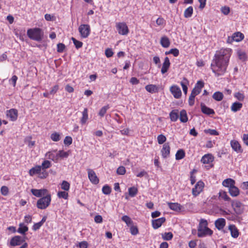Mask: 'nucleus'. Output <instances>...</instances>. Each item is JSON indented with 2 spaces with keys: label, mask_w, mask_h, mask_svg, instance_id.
I'll return each mask as SVG.
<instances>
[{
  "label": "nucleus",
  "mask_w": 248,
  "mask_h": 248,
  "mask_svg": "<svg viewBox=\"0 0 248 248\" xmlns=\"http://www.w3.org/2000/svg\"><path fill=\"white\" fill-rule=\"evenodd\" d=\"M232 52L230 48H221L216 51L211 64L212 72L216 76L223 75L226 73Z\"/></svg>",
  "instance_id": "obj_1"
},
{
  "label": "nucleus",
  "mask_w": 248,
  "mask_h": 248,
  "mask_svg": "<svg viewBox=\"0 0 248 248\" xmlns=\"http://www.w3.org/2000/svg\"><path fill=\"white\" fill-rule=\"evenodd\" d=\"M207 221L205 219H201L198 227V236L204 237L206 236H211L213 232L208 227Z\"/></svg>",
  "instance_id": "obj_2"
},
{
  "label": "nucleus",
  "mask_w": 248,
  "mask_h": 248,
  "mask_svg": "<svg viewBox=\"0 0 248 248\" xmlns=\"http://www.w3.org/2000/svg\"><path fill=\"white\" fill-rule=\"evenodd\" d=\"M27 34L31 39L39 42L43 38L44 32L40 28H35L28 29Z\"/></svg>",
  "instance_id": "obj_3"
},
{
  "label": "nucleus",
  "mask_w": 248,
  "mask_h": 248,
  "mask_svg": "<svg viewBox=\"0 0 248 248\" xmlns=\"http://www.w3.org/2000/svg\"><path fill=\"white\" fill-rule=\"evenodd\" d=\"M51 201L50 194L46 195V196L40 198L37 201L36 206L40 209H45L50 205Z\"/></svg>",
  "instance_id": "obj_4"
},
{
  "label": "nucleus",
  "mask_w": 248,
  "mask_h": 248,
  "mask_svg": "<svg viewBox=\"0 0 248 248\" xmlns=\"http://www.w3.org/2000/svg\"><path fill=\"white\" fill-rule=\"evenodd\" d=\"M78 31L82 38H87L91 31L90 27L88 24H81L78 28Z\"/></svg>",
  "instance_id": "obj_5"
},
{
  "label": "nucleus",
  "mask_w": 248,
  "mask_h": 248,
  "mask_svg": "<svg viewBox=\"0 0 248 248\" xmlns=\"http://www.w3.org/2000/svg\"><path fill=\"white\" fill-rule=\"evenodd\" d=\"M116 27L119 34L121 35H125L129 32L128 28L124 22H119L117 23Z\"/></svg>",
  "instance_id": "obj_6"
},
{
  "label": "nucleus",
  "mask_w": 248,
  "mask_h": 248,
  "mask_svg": "<svg viewBox=\"0 0 248 248\" xmlns=\"http://www.w3.org/2000/svg\"><path fill=\"white\" fill-rule=\"evenodd\" d=\"M204 186V184L203 182L202 181H198L192 189L193 195L195 197L199 195L202 191Z\"/></svg>",
  "instance_id": "obj_7"
},
{
  "label": "nucleus",
  "mask_w": 248,
  "mask_h": 248,
  "mask_svg": "<svg viewBox=\"0 0 248 248\" xmlns=\"http://www.w3.org/2000/svg\"><path fill=\"white\" fill-rule=\"evenodd\" d=\"M232 206L236 215H241L243 212L242 203L239 201H232Z\"/></svg>",
  "instance_id": "obj_8"
},
{
  "label": "nucleus",
  "mask_w": 248,
  "mask_h": 248,
  "mask_svg": "<svg viewBox=\"0 0 248 248\" xmlns=\"http://www.w3.org/2000/svg\"><path fill=\"white\" fill-rule=\"evenodd\" d=\"M58 152L57 150H53L47 152L46 155V157L48 159L52 160L55 163H57L59 161V155Z\"/></svg>",
  "instance_id": "obj_9"
},
{
  "label": "nucleus",
  "mask_w": 248,
  "mask_h": 248,
  "mask_svg": "<svg viewBox=\"0 0 248 248\" xmlns=\"http://www.w3.org/2000/svg\"><path fill=\"white\" fill-rule=\"evenodd\" d=\"M204 82L202 80H199L197 81L195 85L194 88L192 90L191 93L196 96L200 93L202 91V89L204 87Z\"/></svg>",
  "instance_id": "obj_10"
},
{
  "label": "nucleus",
  "mask_w": 248,
  "mask_h": 248,
  "mask_svg": "<svg viewBox=\"0 0 248 248\" xmlns=\"http://www.w3.org/2000/svg\"><path fill=\"white\" fill-rule=\"evenodd\" d=\"M88 178L92 184L94 185L98 184L99 181V179L93 170L92 169H88Z\"/></svg>",
  "instance_id": "obj_11"
},
{
  "label": "nucleus",
  "mask_w": 248,
  "mask_h": 248,
  "mask_svg": "<svg viewBox=\"0 0 248 248\" xmlns=\"http://www.w3.org/2000/svg\"><path fill=\"white\" fill-rule=\"evenodd\" d=\"M170 92L174 97L178 99L182 95V92L180 88L177 85H172L170 88Z\"/></svg>",
  "instance_id": "obj_12"
},
{
  "label": "nucleus",
  "mask_w": 248,
  "mask_h": 248,
  "mask_svg": "<svg viewBox=\"0 0 248 248\" xmlns=\"http://www.w3.org/2000/svg\"><path fill=\"white\" fill-rule=\"evenodd\" d=\"M6 116L11 121H15L18 116V111L16 109L11 108L6 111Z\"/></svg>",
  "instance_id": "obj_13"
},
{
  "label": "nucleus",
  "mask_w": 248,
  "mask_h": 248,
  "mask_svg": "<svg viewBox=\"0 0 248 248\" xmlns=\"http://www.w3.org/2000/svg\"><path fill=\"white\" fill-rule=\"evenodd\" d=\"M31 193L35 196L37 197L42 198L46 196V195L49 194L48 193V191L46 189H31Z\"/></svg>",
  "instance_id": "obj_14"
},
{
  "label": "nucleus",
  "mask_w": 248,
  "mask_h": 248,
  "mask_svg": "<svg viewBox=\"0 0 248 248\" xmlns=\"http://www.w3.org/2000/svg\"><path fill=\"white\" fill-rule=\"evenodd\" d=\"M231 146L232 149L237 153H241L243 152L241 145L239 142L235 140H232L230 142Z\"/></svg>",
  "instance_id": "obj_15"
},
{
  "label": "nucleus",
  "mask_w": 248,
  "mask_h": 248,
  "mask_svg": "<svg viewBox=\"0 0 248 248\" xmlns=\"http://www.w3.org/2000/svg\"><path fill=\"white\" fill-rule=\"evenodd\" d=\"M165 221L166 218L165 217H162L158 219L153 220L152 221L153 228L155 229L159 228Z\"/></svg>",
  "instance_id": "obj_16"
},
{
  "label": "nucleus",
  "mask_w": 248,
  "mask_h": 248,
  "mask_svg": "<svg viewBox=\"0 0 248 248\" xmlns=\"http://www.w3.org/2000/svg\"><path fill=\"white\" fill-rule=\"evenodd\" d=\"M162 156L165 158L169 156L170 154V147L169 143H165L161 150Z\"/></svg>",
  "instance_id": "obj_17"
},
{
  "label": "nucleus",
  "mask_w": 248,
  "mask_h": 248,
  "mask_svg": "<svg viewBox=\"0 0 248 248\" xmlns=\"http://www.w3.org/2000/svg\"><path fill=\"white\" fill-rule=\"evenodd\" d=\"M216 227L218 230H221L224 228L226 225V220L224 218H219L217 219L215 222Z\"/></svg>",
  "instance_id": "obj_18"
},
{
  "label": "nucleus",
  "mask_w": 248,
  "mask_h": 248,
  "mask_svg": "<svg viewBox=\"0 0 248 248\" xmlns=\"http://www.w3.org/2000/svg\"><path fill=\"white\" fill-rule=\"evenodd\" d=\"M23 240H22V238L20 236L16 235L13 237L10 241V245L12 246H16L20 245Z\"/></svg>",
  "instance_id": "obj_19"
},
{
  "label": "nucleus",
  "mask_w": 248,
  "mask_h": 248,
  "mask_svg": "<svg viewBox=\"0 0 248 248\" xmlns=\"http://www.w3.org/2000/svg\"><path fill=\"white\" fill-rule=\"evenodd\" d=\"M170 63L169 58L167 57H165L161 70V72L162 74L166 73L168 71L170 66Z\"/></svg>",
  "instance_id": "obj_20"
},
{
  "label": "nucleus",
  "mask_w": 248,
  "mask_h": 248,
  "mask_svg": "<svg viewBox=\"0 0 248 248\" xmlns=\"http://www.w3.org/2000/svg\"><path fill=\"white\" fill-rule=\"evenodd\" d=\"M201 108L202 112L205 114L209 115L211 114H214L215 113L213 109L207 107L202 103L201 104Z\"/></svg>",
  "instance_id": "obj_21"
},
{
  "label": "nucleus",
  "mask_w": 248,
  "mask_h": 248,
  "mask_svg": "<svg viewBox=\"0 0 248 248\" xmlns=\"http://www.w3.org/2000/svg\"><path fill=\"white\" fill-rule=\"evenodd\" d=\"M167 204L169 207L172 210L174 211L179 212L182 209V206L180 204L177 202H168Z\"/></svg>",
  "instance_id": "obj_22"
},
{
  "label": "nucleus",
  "mask_w": 248,
  "mask_h": 248,
  "mask_svg": "<svg viewBox=\"0 0 248 248\" xmlns=\"http://www.w3.org/2000/svg\"><path fill=\"white\" fill-rule=\"evenodd\" d=\"M229 230L230 231L232 237L236 238L239 236V232L234 225L232 224L229 226Z\"/></svg>",
  "instance_id": "obj_23"
},
{
  "label": "nucleus",
  "mask_w": 248,
  "mask_h": 248,
  "mask_svg": "<svg viewBox=\"0 0 248 248\" xmlns=\"http://www.w3.org/2000/svg\"><path fill=\"white\" fill-rule=\"evenodd\" d=\"M214 160V157L211 154H206L204 155L202 159L201 162L203 164H210Z\"/></svg>",
  "instance_id": "obj_24"
},
{
  "label": "nucleus",
  "mask_w": 248,
  "mask_h": 248,
  "mask_svg": "<svg viewBox=\"0 0 248 248\" xmlns=\"http://www.w3.org/2000/svg\"><path fill=\"white\" fill-rule=\"evenodd\" d=\"M145 89L148 92L151 93H157L159 90L158 86L154 84L147 85L145 86Z\"/></svg>",
  "instance_id": "obj_25"
},
{
  "label": "nucleus",
  "mask_w": 248,
  "mask_h": 248,
  "mask_svg": "<svg viewBox=\"0 0 248 248\" xmlns=\"http://www.w3.org/2000/svg\"><path fill=\"white\" fill-rule=\"evenodd\" d=\"M235 181L231 178H227L222 182V185L225 187L229 188V189L230 187H232L235 185Z\"/></svg>",
  "instance_id": "obj_26"
},
{
  "label": "nucleus",
  "mask_w": 248,
  "mask_h": 248,
  "mask_svg": "<svg viewBox=\"0 0 248 248\" xmlns=\"http://www.w3.org/2000/svg\"><path fill=\"white\" fill-rule=\"evenodd\" d=\"M82 117L80 119V123L81 124H84L88 119V113L87 108H85L82 112Z\"/></svg>",
  "instance_id": "obj_27"
},
{
  "label": "nucleus",
  "mask_w": 248,
  "mask_h": 248,
  "mask_svg": "<svg viewBox=\"0 0 248 248\" xmlns=\"http://www.w3.org/2000/svg\"><path fill=\"white\" fill-rule=\"evenodd\" d=\"M41 170L42 169L40 165L36 166L30 170L29 174L31 176L40 174Z\"/></svg>",
  "instance_id": "obj_28"
},
{
  "label": "nucleus",
  "mask_w": 248,
  "mask_h": 248,
  "mask_svg": "<svg viewBox=\"0 0 248 248\" xmlns=\"http://www.w3.org/2000/svg\"><path fill=\"white\" fill-rule=\"evenodd\" d=\"M229 192L232 197H237L240 193L239 189L235 185L232 187H230Z\"/></svg>",
  "instance_id": "obj_29"
},
{
  "label": "nucleus",
  "mask_w": 248,
  "mask_h": 248,
  "mask_svg": "<svg viewBox=\"0 0 248 248\" xmlns=\"http://www.w3.org/2000/svg\"><path fill=\"white\" fill-rule=\"evenodd\" d=\"M160 44L164 48L168 47L170 45V41L168 37L164 36L160 39Z\"/></svg>",
  "instance_id": "obj_30"
},
{
  "label": "nucleus",
  "mask_w": 248,
  "mask_h": 248,
  "mask_svg": "<svg viewBox=\"0 0 248 248\" xmlns=\"http://www.w3.org/2000/svg\"><path fill=\"white\" fill-rule=\"evenodd\" d=\"M242 106L243 104L242 103L238 102H235L232 103L231 107V109L232 112H235L240 110L241 108H242Z\"/></svg>",
  "instance_id": "obj_31"
},
{
  "label": "nucleus",
  "mask_w": 248,
  "mask_h": 248,
  "mask_svg": "<svg viewBox=\"0 0 248 248\" xmlns=\"http://www.w3.org/2000/svg\"><path fill=\"white\" fill-rule=\"evenodd\" d=\"M219 198L223 200L224 201L229 202L231 201V199L227 195L226 191L220 190L218 193Z\"/></svg>",
  "instance_id": "obj_32"
},
{
  "label": "nucleus",
  "mask_w": 248,
  "mask_h": 248,
  "mask_svg": "<svg viewBox=\"0 0 248 248\" xmlns=\"http://www.w3.org/2000/svg\"><path fill=\"white\" fill-rule=\"evenodd\" d=\"M170 117L171 121H176L179 117L178 110H172L170 113Z\"/></svg>",
  "instance_id": "obj_33"
},
{
  "label": "nucleus",
  "mask_w": 248,
  "mask_h": 248,
  "mask_svg": "<svg viewBox=\"0 0 248 248\" xmlns=\"http://www.w3.org/2000/svg\"><path fill=\"white\" fill-rule=\"evenodd\" d=\"M180 84L182 87L184 93L185 94L187 92V85L189 84V81L186 78H184L181 81Z\"/></svg>",
  "instance_id": "obj_34"
},
{
  "label": "nucleus",
  "mask_w": 248,
  "mask_h": 248,
  "mask_svg": "<svg viewBox=\"0 0 248 248\" xmlns=\"http://www.w3.org/2000/svg\"><path fill=\"white\" fill-rule=\"evenodd\" d=\"M180 120L182 123H186L188 121L187 113L185 109L182 110L180 112Z\"/></svg>",
  "instance_id": "obj_35"
},
{
  "label": "nucleus",
  "mask_w": 248,
  "mask_h": 248,
  "mask_svg": "<svg viewBox=\"0 0 248 248\" xmlns=\"http://www.w3.org/2000/svg\"><path fill=\"white\" fill-rule=\"evenodd\" d=\"M234 41L238 42L242 40L244 38V35L240 32H236L232 34Z\"/></svg>",
  "instance_id": "obj_36"
},
{
  "label": "nucleus",
  "mask_w": 248,
  "mask_h": 248,
  "mask_svg": "<svg viewBox=\"0 0 248 248\" xmlns=\"http://www.w3.org/2000/svg\"><path fill=\"white\" fill-rule=\"evenodd\" d=\"M193 13V7L192 6H189L185 10L184 16L185 18H189L192 16Z\"/></svg>",
  "instance_id": "obj_37"
},
{
  "label": "nucleus",
  "mask_w": 248,
  "mask_h": 248,
  "mask_svg": "<svg viewBox=\"0 0 248 248\" xmlns=\"http://www.w3.org/2000/svg\"><path fill=\"white\" fill-rule=\"evenodd\" d=\"M110 108V107L108 105L103 106L99 110L98 112V115L102 118L103 117L105 114L106 113L107 110Z\"/></svg>",
  "instance_id": "obj_38"
},
{
  "label": "nucleus",
  "mask_w": 248,
  "mask_h": 248,
  "mask_svg": "<svg viewBox=\"0 0 248 248\" xmlns=\"http://www.w3.org/2000/svg\"><path fill=\"white\" fill-rule=\"evenodd\" d=\"M185 156V153L182 149H180L177 151L175 155V159L176 160H180L183 159Z\"/></svg>",
  "instance_id": "obj_39"
},
{
  "label": "nucleus",
  "mask_w": 248,
  "mask_h": 248,
  "mask_svg": "<svg viewBox=\"0 0 248 248\" xmlns=\"http://www.w3.org/2000/svg\"><path fill=\"white\" fill-rule=\"evenodd\" d=\"M43 170H45L48 168H49L51 166V162L48 160H44L41 165H40Z\"/></svg>",
  "instance_id": "obj_40"
},
{
  "label": "nucleus",
  "mask_w": 248,
  "mask_h": 248,
  "mask_svg": "<svg viewBox=\"0 0 248 248\" xmlns=\"http://www.w3.org/2000/svg\"><path fill=\"white\" fill-rule=\"evenodd\" d=\"M129 195L131 197H135L138 193V190L135 186L129 187L128 189Z\"/></svg>",
  "instance_id": "obj_41"
},
{
  "label": "nucleus",
  "mask_w": 248,
  "mask_h": 248,
  "mask_svg": "<svg viewBox=\"0 0 248 248\" xmlns=\"http://www.w3.org/2000/svg\"><path fill=\"white\" fill-rule=\"evenodd\" d=\"M213 98L216 101H221L223 98V94L220 92H216L213 95Z\"/></svg>",
  "instance_id": "obj_42"
},
{
  "label": "nucleus",
  "mask_w": 248,
  "mask_h": 248,
  "mask_svg": "<svg viewBox=\"0 0 248 248\" xmlns=\"http://www.w3.org/2000/svg\"><path fill=\"white\" fill-rule=\"evenodd\" d=\"M122 220L124 222L126 225L130 226L133 224V221L128 216L124 215L122 217Z\"/></svg>",
  "instance_id": "obj_43"
},
{
  "label": "nucleus",
  "mask_w": 248,
  "mask_h": 248,
  "mask_svg": "<svg viewBox=\"0 0 248 248\" xmlns=\"http://www.w3.org/2000/svg\"><path fill=\"white\" fill-rule=\"evenodd\" d=\"M28 231V228L27 226L24 225L23 224L20 223L19 227L18 229V232L21 234H25L26 232Z\"/></svg>",
  "instance_id": "obj_44"
},
{
  "label": "nucleus",
  "mask_w": 248,
  "mask_h": 248,
  "mask_svg": "<svg viewBox=\"0 0 248 248\" xmlns=\"http://www.w3.org/2000/svg\"><path fill=\"white\" fill-rule=\"evenodd\" d=\"M59 159L61 158H67L69 155V151L65 152L63 150L58 151Z\"/></svg>",
  "instance_id": "obj_45"
},
{
  "label": "nucleus",
  "mask_w": 248,
  "mask_h": 248,
  "mask_svg": "<svg viewBox=\"0 0 248 248\" xmlns=\"http://www.w3.org/2000/svg\"><path fill=\"white\" fill-rule=\"evenodd\" d=\"M102 191L103 194L105 195H109L111 192V189L109 186L105 185L103 186Z\"/></svg>",
  "instance_id": "obj_46"
},
{
  "label": "nucleus",
  "mask_w": 248,
  "mask_h": 248,
  "mask_svg": "<svg viewBox=\"0 0 248 248\" xmlns=\"http://www.w3.org/2000/svg\"><path fill=\"white\" fill-rule=\"evenodd\" d=\"M162 237L165 240H170L173 237V234L171 232H165L162 234Z\"/></svg>",
  "instance_id": "obj_47"
},
{
  "label": "nucleus",
  "mask_w": 248,
  "mask_h": 248,
  "mask_svg": "<svg viewBox=\"0 0 248 248\" xmlns=\"http://www.w3.org/2000/svg\"><path fill=\"white\" fill-rule=\"evenodd\" d=\"M170 54H172L174 57H177L179 54V51L177 48H172L169 51H166L165 52L166 55Z\"/></svg>",
  "instance_id": "obj_48"
},
{
  "label": "nucleus",
  "mask_w": 248,
  "mask_h": 248,
  "mask_svg": "<svg viewBox=\"0 0 248 248\" xmlns=\"http://www.w3.org/2000/svg\"><path fill=\"white\" fill-rule=\"evenodd\" d=\"M57 196L59 198H63L66 200L68 197V193L66 191H59L57 193Z\"/></svg>",
  "instance_id": "obj_49"
},
{
  "label": "nucleus",
  "mask_w": 248,
  "mask_h": 248,
  "mask_svg": "<svg viewBox=\"0 0 248 248\" xmlns=\"http://www.w3.org/2000/svg\"><path fill=\"white\" fill-rule=\"evenodd\" d=\"M204 132L206 134H209L210 135L217 136L219 135L218 132L215 129H205Z\"/></svg>",
  "instance_id": "obj_50"
},
{
  "label": "nucleus",
  "mask_w": 248,
  "mask_h": 248,
  "mask_svg": "<svg viewBox=\"0 0 248 248\" xmlns=\"http://www.w3.org/2000/svg\"><path fill=\"white\" fill-rule=\"evenodd\" d=\"M61 188L65 191H68L70 188V184L66 181H63L61 184Z\"/></svg>",
  "instance_id": "obj_51"
},
{
  "label": "nucleus",
  "mask_w": 248,
  "mask_h": 248,
  "mask_svg": "<svg viewBox=\"0 0 248 248\" xmlns=\"http://www.w3.org/2000/svg\"><path fill=\"white\" fill-rule=\"evenodd\" d=\"M157 140L158 144H162L166 141V138L164 135L160 134L157 136Z\"/></svg>",
  "instance_id": "obj_52"
},
{
  "label": "nucleus",
  "mask_w": 248,
  "mask_h": 248,
  "mask_svg": "<svg viewBox=\"0 0 248 248\" xmlns=\"http://www.w3.org/2000/svg\"><path fill=\"white\" fill-rule=\"evenodd\" d=\"M72 40L73 41V43L75 45V47L77 48V49H78L80 47H82V45H83V43L82 42L79 41H78L77 40H76L75 38L74 37H72Z\"/></svg>",
  "instance_id": "obj_53"
},
{
  "label": "nucleus",
  "mask_w": 248,
  "mask_h": 248,
  "mask_svg": "<svg viewBox=\"0 0 248 248\" xmlns=\"http://www.w3.org/2000/svg\"><path fill=\"white\" fill-rule=\"evenodd\" d=\"M50 138L54 141H58L60 140V135L57 132L52 133L51 135Z\"/></svg>",
  "instance_id": "obj_54"
},
{
  "label": "nucleus",
  "mask_w": 248,
  "mask_h": 248,
  "mask_svg": "<svg viewBox=\"0 0 248 248\" xmlns=\"http://www.w3.org/2000/svg\"><path fill=\"white\" fill-rule=\"evenodd\" d=\"M130 233L133 235H136L139 233V230L137 226L133 225L130 226Z\"/></svg>",
  "instance_id": "obj_55"
},
{
  "label": "nucleus",
  "mask_w": 248,
  "mask_h": 248,
  "mask_svg": "<svg viewBox=\"0 0 248 248\" xmlns=\"http://www.w3.org/2000/svg\"><path fill=\"white\" fill-rule=\"evenodd\" d=\"M234 96L237 100L240 101H243L245 98V95L244 94L239 92L236 93Z\"/></svg>",
  "instance_id": "obj_56"
},
{
  "label": "nucleus",
  "mask_w": 248,
  "mask_h": 248,
  "mask_svg": "<svg viewBox=\"0 0 248 248\" xmlns=\"http://www.w3.org/2000/svg\"><path fill=\"white\" fill-rule=\"evenodd\" d=\"M125 172V168L124 166H120L117 170V173L119 175H124Z\"/></svg>",
  "instance_id": "obj_57"
},
{
  "label": "nucleus",
  "mask_w": 248,
  "mask_h": 248,
  "mask_svg": "<svg viewBox=\"0 0 248 248\" xmlns=\"http://www.w3.org/2000/svg\"><path fill=\"white\" fill-rule=\"evenodd\" d=\"M239 59L243 61L246 60L247 57L246 54L244 52L242 51H239L237 52Z\"/></svg>",
  "instance_id": "obj_58"
},
{
  "label": "nucleus",
  "mask_w": 248,
  "mask_h": 248,
  "mask_svg": "<svg viewBox=\"0 0 248 248\" xmlns=\"http://www.w3.org/2000/svg\"><path fill=\"white\" fill-rule=\"evenodd\" d=\"M195 95L191 93L188 99V104L189 106H192L194 105L195 103Z\"/></svg>",
  "instance_id": "obj_59"
},
{
  "label": "nucleus",
  "mask_w": 248,
  "mask_h": 248,
  "mask_svg": "<svg viewBox=\"0 0 248 248\" xmlns=\"http://www.w3.org/2000/svg\"><path fill=\"white\" fill-rule=\"evenodd\" d=\"M65 48V45L62 43L57 44V51L59 53L62 52Z\"/></svg>",
  "instance_id": "obj_60"
},
{
  "label": "nucleus",
  "mask_w": 248,
  "mask_h": 248,
  "mask_svg": "<svg viewBox=\"0 0 248 248\" xmlns=\"http://www.w3.org/2000/svg\"><path fill=\"white\" fill-rule=\"evenodd\" d=\"M238 215H236L235 213H233L232 212L226 217L230 220H234L236 219Z\"/></svg>",
  "instance_id": "obj_61"
},
{
  "label": "nucleus",
  "mask_w": 248,
  "mask_h": 248,
  "mask_svg": "<svg viewBox=\"0 0 248 248\" xmlns=\"http://www.w3.org/2000/svg\"><path fill=\"white\" fill-rule=\"evenodd\" d=\"M156 23L158 26L164 25L165 24V20L162 17H158L156 20Z\"/></svg>",
  "instance_id": "obj_62"
},
{
  "label": "nucleus",
  "mask_w": 248,
  "mask_h": 248,
  "mask_svg": "<svg viewBox=\"0 0 248 248\" xmlns=\"http://www.w3.org/2000/svg\"><path fill=\"white\" fill-rule=\"evenodd\" d=\"M64 143L65 145H69L72 142V139L71 137L66 136L64 140Z\"/></svg>",
  "instance_id": "obj_63"
},
{
  "label": "nucleus",
  "mask_w": 248,
  "mask_h": 248,
  "mask_svg": "<svg viewBox=\"0 0 248 248\" xmlns=\"http://www.w3.org/2000/svg\"><path fill=\"white\" fill-rule=\"evenodd\" d=\"M0 191H1V193L2 195H3L4 196H6L8 193L9 189L7 186H2L1 187Z\"/></svg>",
  "instance_id": "obj_64"
}]
</instances>
